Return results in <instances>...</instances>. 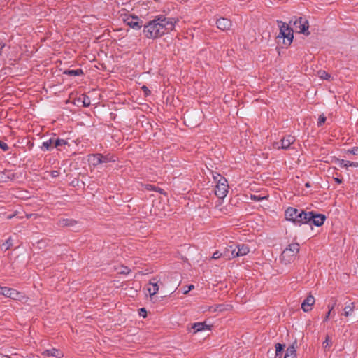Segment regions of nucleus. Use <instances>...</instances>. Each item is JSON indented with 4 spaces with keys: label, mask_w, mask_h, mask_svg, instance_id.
I'll return each instance as SVG.
<instances>
[{
    "label": "nucleus",
    "mask_w": 358,
    "mask_h": 358,
    "mask_svg": "<svg viewBox=\"0 0 358 358\" xmlns=\"http://www.w3.org/2000/svg\"><path fill=\"white\" fill-rule=\"evenodd\" d=\"M177 22L175 18L159 15L144 24L143 33L147 38L156 39L172 31Z\"/></svg>",
    "instance_id": "nucleus-1"
},
{
    "label": "nucleus",
    "mask_w": 358,
    "mask_h": 358,
    "mask_svg": "<svg viewBox=\"0 0 358 358\" xmlns=\"http://www.w3.org/2000/svg\"><path fill=\"white\" fill-rule=\"evenodd\" d=\"M285 217L287 221L293 222L295 225L301 226L307 224L308 213L303 210L289 207L285 212Z\"/></svg>",
    "instance_id": "nucleus-2"
},
{
    "label": "nucleus",
    "mask_w": 358,
    "mask_h": 358,
    "mask_svg": "<svg viewBox=\"0 0 358 358\" xmlns=\"http://www.w3.org/2000/svg\"><path fill=\"white\" fill-rule=\"evenodd\" d=\"M299 244L293 243L289 245L283 250L281 254L280 259L285 264L293 262L296 257L297 253L299 252Z\"/></svg>",
    "instance_id": "nucleus-3"
},
{
    "label": "nucleus",
    "mask_w": 358,
    "mask_h": 358,
    "mask_svg": "<svg viewBox=\"0 0 358 358\" xmlns=\"http://www.w3.org/2000/svg\"><path fill=\"white\" fill-rule=\"evenodd\" d=\"M277 23L280 27V33L278 37L283 38V43L285 45H289L292 43L294 38L293 29L290 28L287 24L280 20H277Z\"/></svg>",
    "instance_id": "nucleus-4"
},
{
    "label": "nucleus",
    "mask_w": 358,
    "mask_h": 358,
    "mask_svg": "<svg viewBox=\"0 0 358 358\" xmlns=\"http://www.w3.org/2000/svg\"><path fill=\"white\" fill-rule=\"evenodd\" d=\"M215 180H217V185L215 188V194L220 199H224L228 192L227 181L224 178H222L220 174L217 176H213Z\"/></svg>",
    "instance_id": "nucleus-5"
},
{
    "label": "nucleus",
    "mask_w": 358,
    "mask_h": 358,
    "mask_svg": "<svg viewBox=\"0 0 358 358\" xmlns=\"http://www.w3.org/2000/svg\"><path fill=\"white\" fill-rule=\"evenodd\" d=\"M292 22L294 27L298 33L303 34L306 36H308L310 34V31H308L309 24L306 19L299 17L294 21L292 20L290 23Z\"/></svg>",
    "instance_id": "nucleus-6"
},
{
    "label": "nucleus",
    "mask_w": 358,
    "mask_h": 358,
    "mask_svg": "<svg viewBox=\"0 0 358 358\" xmlns=\"http://www.w3.org/2000/svg\"><path fill=\"white\" fill-rule=\"evenodd\" d=\"M124 22L135 30H139L141 27H143V21L141 20L138 16L136 15H127L123 19Z\"/></svg>",
    "instance_id": "nucleus-7"
},
{
    "label": "nucleus",
    "mask_w": 358,
    "mask_h": 358,
    "mask_svg": "<svg viewBox=\"0 0 358 358\" xmlns=\"http://www.w3.org/2000/svg\"><path fill=\"white\" fill-rule=\"evenodd\" d=\"M326 217L323 214H316L313 212H308L307 224H314L317 227H320L324 224Z\"/></svg>",
    "instance_id": "nucleus-8"
},
{
    "label": "nucleus",
    "mask_w": 358,
    "mask_h": 358,
    "mask_svg": "<svg viewBox=\"0 0 358 358\" xmlns=\"http://www.w3.org/2000/svg\"><path fill=\"white\" fill-rule=\"evenodd\" d=\"M216 24L219 29L222 31H227L231 27L232 22L229 19L220 17L217 20Z\"/></svg>",
    "instance_id": "nucleus-9"
},
{
    "label": "nucleus",
    "mask_w": 358,
    "mask_h": 358,
    "mask_svg": "<svg viewBox=\"0 0 358 358\" xmlns=\"http://www.w3.org/2000/svg\"><path fill=\"white\" fill-rule=\"evenodd\" d=\"M0 294L8 298L15 299L18 295V292L14 289L1 287V288H0Z\"/></svg>",
    "instance_id": "nucleus-10"
},
{
    "label": "nucleus",
    "mask_w": 358,
    "mask_h": 358,
    "mask_svg": "<svg viewBox=\"0 0 358 358\" xmlns=\"http://www.w3.org/2000/svg\"><path fill=\"white\" fill-rule=\"evenodd\" d=\"M315 303V298L312 295H308L301 303V308L304 312H308L312 309V306Z\"/></svg>",
    "instance_id": "nucleus-11"
},
{
    "label": "nucleus",
    "mask_w": 358,
    "mask_h": 358,
    "mask_svg": "<svg viewBox=\"0 0 358 358\" xmlns=\"http://www.w3.org/2000/svg\"><path fill=\"white\" fill-rule=\"evenodd\" d=\"M294 141H295V137L293 136H291V135H288V136L284 137L280 141V143H281L280 148L287 150L290 147V145L294 143ZM278 148H280V146H278Z\"/></svg>",
    "instance_id": "nucleus-12"
},
{
    "label": "nucleus",
    "mask_w": 358,
    "mask_h": 358,
    "mask_svg": "<svg viewBox=\"0 0 358 358\" xmlns=\"http://www.w3.org/2000/svg\"><path fill=\"white\" fill-rule=\"evenodd\" d=\"M296 342L293 343L291 345L288 346L284 358H296V350L295 345Z\"/></svg>",
    "instance_id": "nucleus-13"
},
{
    "label": "nucleus",
    "mask_w": 358,
    "mask_h": 358,
    "mask_svg": "<svg viewBox=\"0 0 358 358\" xmlns=\"http://www.w3.org/2000/svg\"><path fill=\"white\" fill-rule=\"evenodd\" d=\"M101 153H96L92 154L89 156L88 161L90 163L92 164L93 166H97L99 164H101Z\"/></svg>",
    "instance_id": "nucleus-14"
},
{
    "label": "nucleus",
    "mask_w": 358,
    "mask_h": 358,
    "mask_svg": "<svg viewBox=\"0 0 358 358\" xmlns=\"http://www.w3.org/2000/svg\"><path fill=\"white\" fill-rule=\"evenodd\" d=\"M43 355L46 357H60L63 356L62 352L56 348H51L48 350H45Z\"/></svg>",
    "instance_id": "nucleus-15"
},
{
    "label": "nucleus",
    "mask_w": 358,
    "mask_h": 358,
    "mask_svg": "<svg viewBox=\"0 0 358 358\" xmlns=\"http://www.w3.org/2000/svg\"><path fill=\"white\" fill-rule=\"evenodd\" d=\"M285 345L281 344L280 343H278L275 344V357L274 358H281L282 352L285 349ZM271 353L272 355H274V353L273 351L268 350V355Z\"/></svg>",
    "instance_id": "nucleus-16"
},
{
    "label": "nucleus",
    "mask_w": 358,
    "mask_h": 358,
    "mask_svg": "<svg viewBox=\"0 0 358 358\" xmlns=\"http://www.w3.org/2000/svg\"><path fill=\"white\" fill-rule=\"evenodd\" d=\"M192 328L194 329V333H197L206 329H210V326L207 325L205 322H197L192 324Z\"/></svg>",
    "instance_id": "nucleus-17"
},
{
    "label": "nucleus",
    "mask_w": 358,
    "mask_h": 358,
    "mask_svg": "<svg viewBox=\"0 0 358 358\" xmlns=\"http://www.w3.org/2000/svg\"><path fill=\"white\" fill-rule=\"evenodd\" d=\"M77 224V221L73 220V219H60L57 222V224L59 227H73Z\"/></svg>",
    "instance_id": "nucleus-18"
},
{
    "label": "nucleus",
    "mask_w": 358,
    "mask_h": 358,
    "mask_svg": "<svg viewBox=\"0 0 358 358\" xmlns=\"http://www.w3.org/2000/svg\"><path fill=\"white\" fill-rule=\"evenodd\" d=\"M237 248V256L241 257L247 255L249 252V247L245 244H238L236 245Z\"/></svg>",
    "instance_id": "nucleus-19"
},
{
    "label": "nucleus",
    "mask_w": 358,
    "mask_h": 358,
    "mask_svg": "<svg viewBox=\"0 0 358 358\" xmlns=\"http://www.w3.org/2000/svg\"><path fill=\"white\" fill-rule=\"evenodd\" d=\"M78 103H82L83 107H89L91 104L90 99L86 94H81L77 99Z\"/></svg>",
    "instance_id": "nucleus-20"
},
{
    "label": "nucleus",
    "mask_w": 358,
    "mask_h": 358,
    "mask_svg": "<svg viewBox=\"0 0 358 358\" xmlns=\"http://www.w3.org/2000/svg\"><path fill=\"white\" fill-rule=\"evenodd\" d=\"M157 282V281H155V279H152L150 281V285H151L152 287L148 288V292L151 296L155 295L159 290Z\"/></svg>",
    "instance_id": "nucleus-21"
},
{
    "label": "nucleus",
    "mask_w": 358,
    "mask_h": 358,
    "mask_svg": "<svg viewBox=\"0 0 358 358\" xmlns=\"http://www.w3.org/2000/svg\"><path fill=\"white\" fill-rule=\"evenodd\" d=\"M64 74L68 75L70 76H79L83 75V71L81 69H68L64 71Z\"/></svg>",
    "instance_id": "nucleus-22"
},
{
    "label": "nucleus",
    "mask_w": 358,
    "mask_h": 358,
    "mask_svg": "<svg viewBox=\"0 0 358 358\" xmlns=\"http://www.w3.org/2000/svg\"><path fill=\"white\" fill-rule=\"evenodd\" d=\"M231 253H223V257L226 259H231L235 258L237 256L236 253H237V248L235 245H231Z\"/></svg>",
    "instance_id": "nucleus-23"
},
{
    "label": "nucleus",
    "mask_w": 358,
    "mask_h": 358,
    "mask_svg": "<svg viewBox=\"0 0 358 358\" xmlns=\"http://www.w3.org/2000/svg\"><path fill=\"white\" fill-rule=\"evenodd\" d=\"M101 164L108 163V162H115L117 160V157L115 155L108 154L103 155L101 154Z\"/></svg>",
    "instance_id": "nucleus-24"
},
{
    "label": "nucleus",
    "mask_w": 358,
    "mask_h": 358,
    "mask_svg": "<svg viewBox=\"0 0 358 358\" xmlns=\"http://www.w3.org/2000/svg\"><path fill=\"white\" fill-rule=\"evenodd\" d=\"M42 149L45 150H50L54 147V138H50L49 140L44 141L42 144Z\"/></svg>",
    "instance_id": "nucleus-25"
},
{
    "label": "nucleus",
    "mask_w": 358,
    "mask_h": 358,
    "mask_svg": "<svg viewBox=\"0 0 358 358\" xmlns=\"http://www.w3.org/2000/svg\"><path fill=\"white\" fill-rule=\"evenodd\" d=\"M355 307V306L354 303H350L348 305H346L343 309V310H344L343 315L345 317H348L349 315H350L351 313L354 310Z\"/></svg>",
    "instance_id": "nucleus-26"
},
{
    "label": "nucleus",
    "mask_w": 358,
    "mask_h": 358,
    "mask_svg": "<svg viewBox=\"0 0 358 358\" xmlns=\"http://www.w3.org/2000/svg\"><path fill=\"white\" fill-rule=\"evenodd\" d=\"M318 76L323 80H330L331 76V75L325 71H319Z\"/></svg>",
    "instance_id": "nucleus-27"
},
{
    "label": "nucleus",
    "mask_w": 358,
    "mask_h": 358,
    "mask_svg": "<svg viewBox=\"0 0 358 358\" xmlns=\"http://www.w3.org/2000/svg\"><path fill=\"white\" fill-rule=\"evenodd\" d=\"M67 143L66 141L64 139H54V147L58 148L59 146L64 145Z\"/></svg>",
    "instance_id": "nucleus-28"
},
{
    "label": "nucleus",
    "mask_w": 358,
    "mask_h": 358,
    "mask_svg": "<svg viewBox=\"0 0 358 358\" xmlns=\"http://www.w3.org/2000/svg\"><path fill=\"white\" fill-rule=\"evenodd\" d=\"M13 245L12 239L10 238H8L6 243H3L1 248L2 249H4L5 250H8L10 246Z\"/></svg>",
    "instance_id": "nucleus-29"
},
{
    "label": "nucleus",
    "mask_w": 358,
    "mask_h": 358,
    "mask_svg": "<svg viewBox=\"0 0 358 358\" xmlns=\"http://www.w3.org/2000/svg\"><path fill=\"white\" fill-rule=\"evenodd\" d=\"M326 121V117L324 114H322L319 116L318 122H317V126L321 127L325 123Z\"/></svg>",
    "instance_id": "nucleus-30"
},
{
    "label": "nucleus",
    "mask_w": 358,
    "mask_h": 358,
    "mask_svg": "<svg viewBox=\"0 0 358 358\" xmlns=\"http://www.w3.org/2000/svg\"><path fill=\"white\" fill-rule=\"evenodd\" d=\"M347 163H346V168H348L350 166L351 167H358V162H351V161H348V160H346Z\"/></svg>",
    "instance_id": "nucleus-31"
},
{
    "label": "nucleus",
    "mask_w": 358,
    "mask_h": 358,
    "mask_svg": "<svg viewBox=\"0 0 358 358\" xmlns=\"http://www.w3.org/2000/svg\"><path fill=\"white\" fill-rule=\"evenodd\" d=\"M347 153L358 155V147H354L352 149L348 150Z\"/></svg>",
    "instance_id": "nucleus-32"
},
{
    "label": "nucleus",
    "mask_w": 358,
    "mask_h": 358,
    "mask_svg": "<svg viewBox=\"0 0 358 358\" xmlns=\"http://www.w3.org/2000/svg\"><path fill=\"white\" fill-rule=\"evenodd\" d=\"M322 344L324 348H327L331 344L330 337L328 335L326 336L325 341L323 342Z\"/></svg>",
    "instance_id": "nucleus-33"
},
{
    "label": "nucleus",
    "mask_w": 358,
    "mask_h": 358,
    "mask_svg": "<svg viewBox=\"0 0 358 358\" xmlns=\"http://www.w3.org/2000/svg\"><path fill=\"white\" fill-rule=\"evenodd\" d=\"M0 148L3 150V151H7L9 149V147L8 145H7V143H6L5 142L2 141H0Z\"/></svg>",
    "instance_id": "nucleus-34"
},
{
    "label": "nucleus",
    "mask_w": 358,
    "mask_h": 358,
    "mask_svg": "<svg viewBox=\"0 0 358 358\" xmlns=\"http://www.w3.org/2000/svg\"><path fill=\"white\" fill-rule=\"evenodd\" d=\"M223 257V252H220L219 251H216L213 255V258L215 259H219L220 257Z\"/></svg>",
    "instance_id": "nucleus-35"
},
{
    "label": "nucleus",
    "mask_w": 358,
    "mask_h": 358,
    "mask_svg": "<svg viewBox=\"0 0 358 358\" xmlns=\"http://www.w3.org/2000/svg\"><path fill=\"white\" fill-rule=\"evenodd\" d=\"M139 315L143 317H145L147 315V311L145 308H141L139 309Z\"/></svg>",
    "instance_id": "nucleus-36"
},
{
    "label": "nucleus",
    "mask_w": 358,
    "mask_h": 358,
    "mask_svg": "<svg viewBox=\"0 0 358 358\" xmlns=\"http://www.w3.org/2000/svg\"><path fill=\"white\" fill-rule=\"evenodd\" d=\"M346 160L345 159H339L338 160V165L341 166V167H345L346 168Z\"/></svg>",
    "instance_id": "nucleus-37"
},
{
    "label": "nucleus",
    "mask_w": 358,
    "mask_h": 358,
    "mask_svg": "<svg viewBox=\"0 0 358 358\" xmlns=\"http://www.w3.org/2000/svg\"><path fill=\"white\" fill-rule=\"evenodd\" d=\"M141 88L145 92V96H148L150 94V90L145 85H143Z\"/></svg>",
    "instance_id": "nucleus-38"
},
{
    "label": "nucleus",
    "mask_w": 358,
    "mask_h": 358,
    "mask_svg": "<svg viewBox=\"0 0 358 358\" xmlns=\"http://www.w3.org/2000/svg\"><path fill=\"white\" fill-rule=\"evenodd\" d=\"M5 46H6L5 43L3 41L0 40V57L2 55V50Z\"/></svg>",
    "instance_id": "nucleus-39"
},
{
    "label": "nucleus",
    "mask_w": 358,
    "mask_h": 358,
    "mask_svg": "<svg viewBox=\"0 0 358 358\" xmlns=\"http://www.w3.org/2000/svg\"><path fill=\"white\" fill-rule=\"evenodd\" d=\"M130 272V270L127 267H123L122 270L120 271V273L128 274Z\"/></svg>",
    "instance_id": "nucleus-40"
},
{
    "label": "nucleus",
    "mask_w": 358,
    "mask_h": 358,
    "mask_svg": "<svg viewBox=\"0 0 358 358\" xmlns=\"http://www.w3.org/2000/svg\"><path fill=\"white\" fill-rule=\"evenodd\" d=\"M194 288V285H189L187 289L184 291V294H187L190 290L193 289Z\"/></svg>",
    "instance_id": "nucleus-41"
},
{
    "label": "nucleus",
    "mask_w": 358,
    "mask_h": 358,
    "mask_svg": "<svg viewBox=\"0 0 358 358\" xmlns=\"http://www.w3.org/2000/svg\"><path fill=\"white\" fill-rule=\"evenodd\" d=\"M231 245H229L227 248H225V250L223 253H231Z\"/></svg>",
    "instance_id": "nucleus-42"
},
{
    "label": "nucleus",
    "mask_w": 358,
    "mask_h": 358,
    "mask_svg": "<svg viewBox=\"0 0 358 358\" xmlns=\"http://www.w3.org/2000/svg\"><path fill=\"white\" fill-rule=\"evenodd\" d=\"M335 305H336V302H334L331 306L328 305L329 311H330V313L334 308Z\"/></svg>",
    "instance_id": "nucleus-43"
},
{
    "label": "nucleus",
    "mask_w": 358,
    "mask_h": 358,
    "mask_svg": "<svg viewBox=\"0 0 358 358\" xmlns=\"http://www.w3.org/2000/svg\"><path fill=\"white\" fill-rule=\"evenodd\" d=\"M330 314H331L330 311H328V313H327V315H325V317L324 318V322H326L328 320Z\"/></svg>",
    "instance_id": "nucleus-44"
},
{
    "label": "nucleus",
    "mask_w": 358,
    "mask_h": 358,
    "mask_svg": "<svg viewBox=\"0 0 358 358\" xmlns=\"http://www.w3.org/2000/svg\"><path fill=\"white\" fill-rule=\"evenodd\" d=\"M335 181H336L337 183H338V184L342 183V180H341V179H339V178H335Z\"/></svg>",
    "instance_id": "nucleus-45"
},
{
    "label": "nucleus",
    "mask_w": 358,
    "mask_h": 358,
    "mask_svg": "<svg viewBox=\"0 0 358 358\" xmlns=\"http://www.w3.org/2000/svg\"><path fill=\"white\" fill-rule=\"evenodd\" d=\"M252 198L254 200H257V201L260 200V198H259V196H255H255H252Z\"/></svg>",
    "instance_id": "nucleus-46"
},
{
    "label": "nucleus",
    "mask_w": 358,
    "mask_h": 358,
    "mask_svg": "<svg viewBox=\"0 0 358 358\" xmlns=\"http://www.w3.org/2000/svg\"><path fill=\"white\" fill-rule=\"evenodd\" d=\"M52 176H57V171H52Z\"/></svg>",
    "instance_id": "nucleus-47"
},
{
    "label": "nucleus",
    "mask_w": 358,
    "mask_h": 358,
    "mask_svg": "<svg viewBox=\"0 0 358 358\" xmlns=\"http://www.w3.org/2000/svg\"><path fill=\"white\" fill-rule=\"evenodd\" d=\"M305 186L306 187H310V184L309 182H307V183L305 184Z\"/></svg>",
    "instance_id": "nucleus-48"
},
{
    "label": "nucleus",
    "mask_w": 358,
    "mask_h": 358,
    "mask_svg": "<svg viewBox=\"0 0 358 358\" xmlns=\"http://www.w3.org/2000/svg\"><path fill=\"white\" fill-rule=\"evenodd\" d=\"M13 217V215H9L8 217L9 219H10V218H12Z\"/></svg>",
    "instance_id": "nucleus-49"
},
{
    "label": "nucleus",
    "mask_w": 358,
    "mask_h": 358,
    "mask_svg": "<svg viewBox=\"0 0 358 358\" xmlns=\"http://www.w3.org/2000/svg\"><path fill=\"white\" fill-rule=\"evenodd\" d=\"M0 288H1V287H0Z\"/></svg>",
    "instance_id": "nucleus-50"
}]
</instances>
